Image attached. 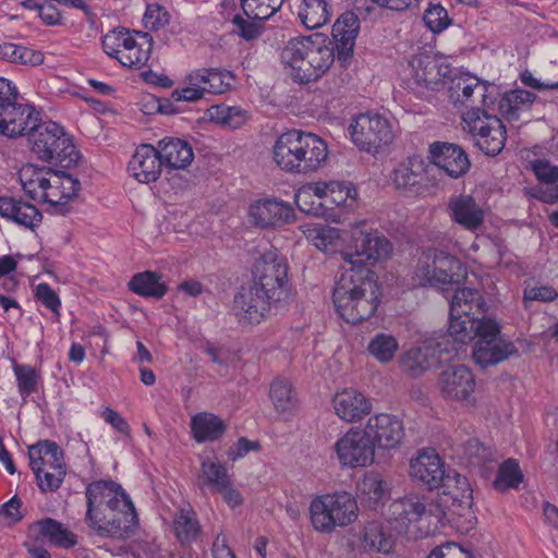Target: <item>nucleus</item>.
<instances>
[{"label":"nucleus","mask_w":558,"mask_h":558,"mask_svg":"<svg viewBox=\"0 0 558 558\" xmlns=\"http://www.w3.org/2000/svg\"><path fill=\"white\" fill-rule=\"evenodd\" d=\"M489 88L490 85L480 82L477 77L464 74L457 76L451 81L449 97L454 105L458 102L466 105L468 102H474L472 97L477 95L486 109L488 102L493 104V99L488 95Z\"/></svg>","instance_id":"31"},{"label":"nucleus","mask_w":558,"mask_h":558,"mask_svg":"<svg viewBox=\"0 0 558 558\" xmlns=\"http://www.w3.org/2000/svg\"><path fill=\"white\" fill-rule=\"evenodd\" d=\"M397 339L388 333H377L368 343V352L379 362H390L398 351Z\"/></svg>","instance_id":"52"},{"label":"nucleus","mask_w":558,"mask_h":558,"mask_svg":"<svg viewBox=\"0 0 558 558\" xmlns=\"http://www.w3.org/2000/svg\"><path fill=\"white\" fill-rule=\"evenodd\" d=\"M13 372L16 378L17 390L23 399L38 390L40 374L35 367L28 364H13Z\"/></svg>","instance_id":"51"},{"label":"nucleus","mask_w":558,"mask_h":558,"mask_svg":"<svg viewBox=\"0 0 558 558\" xmlns=\"http://www.w3.org/2000/svg\"><path fill=\"white\" fill-rule=\"evenodd\" d=\"M533 171L541 182L535 195L541 202L555 204L558 202V167L551 166L547 160H536L532 165Z\"/></svg>","instance_id":"37"},{"label":"nucleus","mask_w":558,"mask_h":558,"mask_svg":"<svg viewBox=\"0 0 558 558\" xmlns=\"http://www.w3.org/2000/svg\"><path fill=\"white\" fill-rule=\"evenodd\" d=\"M174 533L180 543H191L201 533L196 514L191 509L181 508L173 520Z\"/></svg>","instance_id":"48"},{"label":"nucleus","mask_w":558,"mask_h":558,"mask_svg":"<svg viewBox=\"0 0 558 558\" xmlns=\"http://www.w3.org/2000/svg\"><path fill=\"white\" fill-rule=\"evenodd\" d=\"M226 429V423L210 412H199L191 418V432L198 444L220 439Z\"/></svg>","instance_id":"35"},{"label":"nucleus","mask_w":558,"mask_h":558,"mask_svg":"<svg viewBox=\"0 0 558 558\" xmlns=\"http://www.w3.org/2000/svg\"><path fill=\"white\" fill-rule=\"evenodd\" d=\"M133 36L134 33L125 28H117L109 32L102 38L104 51L121 63V56L130 49L129 46Z\"/></svg>","instance_id":"50"},{"label":"nucleus","mask_w":558,"mask_h":558,"mask_svg":"<svg viewBox=\"0 0 558 558\" xmlns=\"http://www.w3.org/2000/svg\"><path fill=\"white\" fill-rule=\"evenodd\" d=\"M29 535L35 543L49 544L60 548H71L77 544V536L63 523L45 518L29 525Z\"/></svg>","instance_id":"26"},{"label":"nucleus","mask_w":558,"mask_h":558,"mask_svg":"<svg viewBox=\"0 0 558 558\" xmlns=\"http://www.w3.org/2000/svg\"><path fill=\"white\" fill-rule=\"evenodd\" d=\"M34 473L36 475L38 486L43 492H53L57 490L63 483L64 476L66 474V466L59 469L52 468L51 471L44 470L43 473Z\"/></svg>","instance_id":"58"},{"label":"nucleus","mask_w":558,"mask_h":558,"mask_svg":"<svg viewBox=\"0 0 558 558\" xmlns=\"http://www.w3.org/2000/svg\"><path fill=\"white\" fill-rule=\"evenodd\" d=\"M37 109L23 101L16 86L0 77V134L9 138L17 137L25 126L35 123Z\"/></svg>","instance_id":"10"},{"label":"nucleus","mask_w":558,"mask_h":558,"mask_svg":"<svg viewBox=\"0 0 558 558\" xmlns=\"http://www.w3.org/2000/svg\"><path fill=\"white\" fill-rule=\"evenodd\" d=\"M0 59L23 65H38L44 61V54L35 49L4 43L0 45Z\"/></svg>","instance_id":"47"},{"label":"nucleus","mask_w":558,"mask_h":558,"mask_svg":"<svg viewBox=\"0 0 558 558\" xmlns=\"http://www.w3.org/2000/svg\"><path fill=\"white\" fill-rule=\"evenodd\" d=\"M269 397L280 414L291 412L298 403L296 393L289 380L277 378L270 385Z\"/></svg>","instance_id":"46"},{"label":"nucleus","mask_w":558,"mask_h":558,"mask_svg":"<svg viewBox=\"0 0 558 558\" xmlns=\"http://www.w3.org/2000/svg\"><path fill=\"white\" fill-rule=\"evenodd\" d=\"M355 253H344L350 265L338 279L332 299L337 313L343 320L356 325L371 318L379 305L377 277L366 263L389 256L391 243L379 231H359L353 235Z\"/></svg>","instance_id":"1"},{"label":"nucleus","mask_w":558,"mask_h":558,"mask_svg":"<svg viewBox=\"0 0 558 558\" xmlns=\"http://www.w3.org/2000/svg\"><path fill=\"white\" fill-rule=\"evenodd\" d=\"M558 298L557 290L551 286L527 287L524 289V302H553Z\"/></svg>","instance_id":"63"},{"label":"nucleus","mask_w":558,"mask_h":558,"mask_svg":"<svg viewBox=\"0 0 558 558\" xmlns=\"http://www.w3.org/2000/svg\"><path fill=\"white\" fill-rule=\"evenodd\" d=\"M451 219L465 230L475 231L484 221L482 207L471 195H458L448 203Z\"/></svg>","instance_id":"30"},{"label":"nucleus","mask_w":558,"mask_h":558,"mask_svg":"<svg viewBox=\"0 0 558 558\" xmlns=\"http://www.w3.org/2000/svg\"><path fill=\"white\" fill-rule=\"evenodd\" d=\"M462 118L464 129L473 136L476 147L485 155L496 156L502 150L507 132L499 118L480 107H472L463 113Z\"/></svg>","instance_id":"11"},{"label":"nucleus","mask_w":558,"mask_h":558,"mask_svg":"<svg viewBox=\"0 0 558 558\" xmlns=\"http://www.w3.org/2000/svg\"><path fill=\"white\" fill-rule=\"evenodd\" d=\"M522 481L523 474L518 462L508 459L500 464L494 487L499 492H505L509 488H518Z\"/></svg>","instance_id":"53"},{"label":"nucleus","mask_w":558,"mask_h":558,"mask_svg":"<svg viewBox=\"0 0 558 558\" xmlns=\"http://www.w3.org/2000/svg\"><path fill=\"white\" fill-rule=\"evenodd\" d=\"M517 354L514 343L501 335L500 327L494 319L488 318L473 345L472 357L475 364L486 368Z\"/></svg>","instance_id":"13"},{"label":"nucleus","mask_w":558,"mask_h":558,"mask_svg":"<svg viewBox=\"0 0 558 558\" xmlns=\"http://www.w3.org/2000/svg\"><path fill=\"white\" fill-rule=\"evenodd\" d=\"M357 36L349 35L347 32L332 31V39H333V56L338 58V61L345 64L349 62L353 56V50L355 46V39Z\"/></svg>","instance_id":"55"},{"label":"nucleus","mask_w":558,"mask_h":558,"mask_svg":"<svg viewBox=\"0 0 558 558\" xmlns=\"http://www.w3.org/2000/svg\"><path fill=\"white\" fill-rule=\"evenodd\" d=\"M86 522L99 536L124 539L134 534L138 524L135 507L113 481H95L85 492Z\"/></svg>","instance_id":"3"},{"label":"nucleus","mask_w":558,"mask_h":558,"mask_svg":"<svg viewBox=\"0 0 558 558\" xmlns=\"http://www.w3.org/2000/svg\"><path fill=\"white\" fill-rule=\"evenodd\" d=\"M0 216L29 229L37 227L43 219L41 213L31 203L13 197H0Z\"/></svg>","instance_id":"32"},{"label":"nucleus","mask_w":558,"mask_h":558,"mask_svg":"<svg viewBox=\"0 0 558 558\" xmlns=\"http://www.w3.org/2000/svg\"><path fill=\"white\" fill-rule=\"evenodd\" d=\"M185 87L174 89L171 93V100L173 102L187 101L195 102L209 94V80L208 69L202 68L190 72L185 76Z\"/></svg>","instance_id":"36"},{"label":"nucleus","mask_w":558,"mask_h":558,"mask_svg":"<svg viewBox=\"0 0 558 558\" xmlns=\"http://www.w3.org/2000/svg\"><path fill=\"white\" fill-rule=\"evenodd\" d=\"M440 511L437 505L427 502L425 497L409 495L390 504L389 520L399 533H407L410 524L418 522L426 514L439 518Z\"/></svg>","instance_id":"17"},{"label":"nucleus","mask_w":558,"mask_h":558,"mask_svg":"<svg viewBox=\"0 0 558 558\" xmlns=\"http://www.w3.org/2000/svg\"><path fill=\"white\" fill-rule=\"evenodd\" d=\"M132 292L145 296L160 300L168 291V287L162 281L161 276L155 271H143L132 277L129 282Z\"/></svg>","instance_id":"43"},{"label":"nucleus","mask_w":558,"mask_h":558,"mask_svg":"<svg viewBox=\"0 0 558 558\" xmlns=\"http://www.w3.org/2000/svg\"><path fill=\"white\" fill-rule=\"evenodd\" d=\"M391 180L398 190L413 195H423L427 191L426 169L421 158L412 157L400 163L392 172Z\"/></svg>","instance_id":"27"},{"label":"nucleus","mask_w":558,"mask_h":558,"mask_svg":"<svg viewBox=\"0 0 558 558\" xmlns=\"http://www.w3.org/2000/svg\"><path fill=\"white\" fill-rule=\"evenodd\" d=\"M247 19L242 17L241 15L236 14L232 23L235 26V33L243 38L244 40H254L258 38L263 31H264V21H259L257 19Z\"/></svg>","instance_id":"56"},{"label":"nucleus","mask_w":558,"mask_h":558,"mask_svg":"<svg viewBox=\"0 0 558 558\" xmlns=\"http://www.w3.org/2000/svg\"><path fill=\"white\" fill-rule=\"evenodd\" d=\"M199 487H209L213 493L226 488L229 484L230 476L223 464L214 460H205L202 462L198 476Z\"/></svg>","instance_id":"45"},{"label":"nucleus","mask_w":558,"mask_h":558,"mask_svg":"<svg viewBox=\"0 0 558 558\" xmlns=\"http://www.w3.org/2000/svg\"><path fill=\"white\" fill-rule=\"evenodd\" d=\"M156 147L167 171L184 170L194 160L191 144L179 137H165L158 141Z\"/></svg>","instance_id":"28"},{"label":"nucleus","mask_w":558,"mask_h":558,"mask_svg":"<svg viewBox=\"0 0 558 558\" xmlns=\"http://www.w3.org/2000/svg\"><path fill=\"white\" fill-rule=\"evenodd\" d=\"M252 275V286L235 294L232 308L240 323L256 325L286 308L291 292L289 266L270 250L256 259Z\"/></svg>","instance_id":"2"},{"label":"nucleus","mask_w":558,"mask_h":558,"mask_svg":"<svg viewBox=\"0 0 558 558\" xmlns=\"http://www.w3.org/2000/svg\"><path fill=\"white\" fill-rule=\"evenodd\" d=\"M272 154L286 172L308 173L316 171L327 158V145L313 133L291 130L278 137Z\"/></svg>","instance_id":"6"},{"label":"nucleus","mask_w":558,"mask_h":558,"mask_svg":"<svg viewBox=\"0 0 558 558\" xmlns=\"http://www.w3.org/2000/svg\"><path fill=\"white\" fill-rule=\"evenodd\" d=\"M415 274L422 284L440 288L460 283L465 271L456 256L442 251H434L420 259Z\"/></svg>","instance_id":"14"},{"label":"nucleus","mask_w":558,"mask_h":558,"mask_svg":"<svg viewBox=\"0 0 558 558\" xmlns=\"http://www.w3.org/2000/svg\"><path fill=\"white\" fill-rule=\"evenodd\" d=\"M250 218L260 228L281 227L294 220V209L288 203L264 198L251 205Z\"/></svg>","instance_id":"23"},{"label":"nucleus","mask_w":558,"mask_h":558,"mask_svg":"<svg viewBox=\"0 0 558 558\" xmlns=\"http://www.w3.org/2000/svg\"><path fill=\"white\" fill-rule=\"evenodd\" d=\"M209 94H223L231 87L233 75L230 71L218 68H207Z\"/></svg>","instance_id":"59"},{"label":"nucleus","mask_w":558,"mask_h":558,"mask_svg":"<svg viewBox=\"0 0 558 558\" xmlns=\"http://www.w3.org/2000/svg\"><path fill=\"white\" fill-rule=\"evenodd\" d=\"M423 19L425 25L433 33H440L450 24L447 10L440 4H429L424 12Z\"/></svg>","instance_id":"57"},{"label":"nucleus","mask_w":558,"mask_h":558,"mask_svg":"<svg viewBox=\"0 0 558 558\" xmlns=\"http://www.w3.org/2000/svg\"><path fill=\"white\" fill-rule=\"evenodd\" d=\"M349 131L353 143L360 149L373 154L389 146L396 137L392 123L386 117L374 112L359 114Z\"/></svg>","instance_id":"12"},{"label":"nucleus","mask_w":558,"mask_h":558,"mask_svg":"<svg viewBox=\"0 0 558 558\" xmlns=\"http://www.w3.org/2000/svg\"><path fill=\"white\" fill-rule=\"evenodd\" d=\"M28 136L31 151L41 161L54 163L61 168H70L80 160L81 154L72 137L63 126L53 122H41L40 111L37 110L35 123L25 126L17 136Z\"/></svg>","instance_id":"7"},{"label":"nucleus","mask_w":558,"mask_h":558,"mask_svg":"<svg viewBox=\"0 0 558 558\" xmlns=\"http://www.w3.org/2000/svg\"><path fill=\"white\" fill-rule=\"evenodd\" d=\"M438 388L445 399L468 400L474 392L475 378L468 366L449 365L439 374Z\"/></svg>","instance_id":"21"},{"label":"nucleus","mask_w":558,"mask_h":558,"mask_svg":"<svg viewBox=\"0 0 558 558\" xmlns=\"http://www.w3.org/2000/svg\"><path fill=\"white\" fill-rule=\"evenodd\" d=\"M356 202V187L342 181L310 183L298 195L301 210L314 216H326V207L330 205L352 209Z\"/></svg>","instance_id":"9"},{"label":"nucleus","mask_w":558,"mask_h":558,"mask_svg":"<svg viewBox=\"0 0 558 558\" xmlns=\"http://www.w3.org/2000/svg\"><path fill=\"white\" fill-rule=\"evenodd\" d=\"M364 429L378 449H396L404 438L403 422L393 414L380 413L371 416Z\"/></svg>","instance_id":"19"},{"label":"nucleus","mask_w":558,"mask_h":558,"mask_svg":"<svg viewBox=\"0 0 558 558\" xmlns=\"http://www.w3.org/2000/svg\"><path fill=\"white\" fill-rule=\"evenodd\" d=\"M427 558H473L471 554L464 550L456 543H446L435 547Z\"/></svg>","instance_id":"64"},{"label":"nucleus","mask_w":558,"mask_h":558,"mask_svg":"<svg viewBox=\"0 0 558 558\" xmlns=\"http://www.w3.org/2000/svg\"><path fill=\"white\" fill-rule=\"evenodd\" d=\"M433 163L448 177L459 179L470 169L466 153L456 144L435 142L429 146Z\"/></svg>","instance_id":"22"},{"label":"nucleus","mask_w":558,"mask_h":558,"mask_svg":"<svg viewBox=\"0 0 558 558\" xmlns=\"http://www.w3.org/2000/svg\"><path fill=\"white\" fill-rule=\"evenodd\" d=\"M333 408L341 420L352 423L369 414L372 403L362 392L350 388L335 396Z\"/></svg>","instance_id":"29"},{"label":"nucleus","mask_w":558,"mask_h":558,"mask_svg":"<svg viewBox=\"0 0 558 558\" xmlns=\"http://www.w3.org/2000/svg\"><path fill=\"white\" fill-rule=\"evenodd\" d=\"M409 66L412 71L410 78L412 89L425 87L437 90L448 74L447 68L442 71L435 58L426 53L413 56L409 61Z\"/></svg>","instance_id":"24"},{"label":"nucleus","mask_w":558,"mask_h":558,"mask_svg":"<svg viewBox=\"0 0 558 558\" xmlns=\"http://www.w3.org/2000/svg\"><path fill=\"white\" fill-rule=\"evenodd\" d=\"M169 20L168 11L158 3L148 4L143 17L145 27L150 29L163 27Z\"/></svg>","instance_id":"61"},{"label":"nucleus","mask_w":558,"mask_h":558,"mask_svg":"<svg viewBox=\"0 0 558 558\" xmlns=\"http://www.w3.org/2000/svg\"><path fill=\"white\" fill-rule=\"evenodd\" d=\"M363 544L365 549L383 554H388L393 548L392 537L385 533L379 522H371L365 526Z\"/></svg>","instance_id":"49"},{"label":"nucleus","mask_w":558,"mask_h":558,"mask_svg":"<svg viewBox=\"0 0 558 558\" xmlns=\"http://www.w3.org/2000/svg\"><path fill=\"white\" fill-rule=\"evenodd\" d=\"M162 167L157 147L151 144H142L129 161L128 171L138 182L150 183L159 179Z\"/></svg>","instance_id":"25"},{"label":"nucleus","mask_w":558,"mask_h":558,"mask_svg":"<svg viewBox=\"0 0 558 558\" xmlns=\"http://www.w3.org/2000/svg\"><path fill=\"white\" fill-rule=\"evenodd\" d=\"M452 357V347L436 342L432 337L421 347L411 348L399 359L401 371L409 377H420L434 365Z\"/></svg>","instance_id":"15"},{"label":"nucleus","mask_w":558,"mask_h":558,"mask_svg":"<svg viewBox=\"0 0 558 558\" xmlns=\"http://www.w3.org/2000/svg\"><path fill=\"white\" fill-rule=\"evenodd\" d=\"M295 82L311 83L320 78L335 61L333 48L318 35L290 39L281 52Z\"/></svg>","instance_id":"5"},{"label":"nucleus","mask_w":558,"mask_h":558,"mask_svg":"<svg viewBox=\"0 0 558 558\" xmlns=\"http://www.w3.org/2000/svg\"><path fill=\"white\" fill-rule=\"evenodd\" d=\"M314 245L323 251H328L336 245V242L340 239L339 230L330 227L315 228L313 231Z\"/></svg>","instance_id":"62"},{"label":"nucleus","mask_w":558,"mask_h":558,"mask_svg":"<svg viewBox=\"0 0 558 558\" xmlns=\"http://www.w3.org/2000/svg\"><path fill=\"white\" fill-rule=\"evenodd\" d=\"M357 496L367 507L376 508L389 498V488L380 474L369 472L359 481Z\"/></svg>","instance_id":"38"},{"label":"nucleus","mask_w":558,"mask_h":558,"mask_svg":"<svg viewBox=\"0 0 558 558\" xmlns=\"http://www.w3.org/2000/svg\"><path fill=\"white\" fill-rule=\"evenodd\" d=\"M457 487L447 493V496L451 499V506L448 507V511H440L439 522L444 525L445 520L450 521V515L470 517L469 522L474 519L472 513V489L465 476L456 474L453 477Z\"/></svg>","instance_id":"34"},{"label":"nucleus","mask_w":558,"mask_h":558,"mask_svg":"<svg viewBox=\"0 0 558 558\" xmlns=\"http://www.w3.org/2000/svg\"><path fill=\"white\" fill-rule=\"evenodd\" d=\"M81 190L80 181L73 175L52 169L49 177V185L43 193L40 202L49 204L58 213L68 211V203L77 196Z\"/></svg>","instance_id":"20"},{"label":"nucleus","mask_w":558,"mask_h":558,"mask_svg":"<svg viewBox=\"0 0 558 558\" xmlns=\"http://www.w3.org/2000/svg\"><path fill=\"white\" fill-rule=\"evenodd\" d=\"M299 17L306 28H319L330 21L329 4L326 0H303Z\"/></svg>","instance_id":"44"},{"label":"nucleus","mask_w":558,"mask_h":558,"mask_svg":"<svg viewBox=\"0 0 558 558\" xmlns=\"http://www.w3.org/2000/svg\"><path fill=\"white\" fill-rule=\"evenodd\" d=\"M129 47L130 49L121 56V64L131 69H141L150 58L153 37L148 33L134 32Z\"/></svg>","instance_id":"42"},{"label":"nucleus","mask_w":558,"mask_h":558,"mask_svg":"<svg viewBox=\"0 0 558 558\" xmlns=\"http://www.w3.org/2000/svg\"><path fill=\"white\" fill-rule=\"evenodd\" d=\"M333 448L342 466L366 468L375 460L374 442L365 429H349L335 442Z\"/></svg>","instance_id":"16"},{"label":"nucleus","mask_w":558,"mask_h":558,"mask_svg":"<svg viewBox=\"0 0 558 558\" xmlns=\"http://www.w3.org/2000/svg\"><path fill=\"white\" fill-rule=\"evenodd\" d=\"M284 0H247L243 12L250 19L266 21L280 10Z\"/></svg>","instance_id":"54"},{"label":"nucleus","mask_w":558,"mask_h":558,"mask_svg":"<svg viewBox=\"0 0 558 558\" xmlns=\"http://www.w3.org/2000/svg\"><path fill=\"white\" fill-rule=\"evenodd\" d=\"M51 168L37 167L35 165H25L19 172V179L24 192L34 201H39L49 185Z\"/></svg>","instance_id":"40"},{"label":"nucleus","mask_w":558,"mask_h":558,"mask_svg":"<svg viewBox=\"0 0 558 558\" xmlns=\"http://www.w3.org/2000/svg\"><path fill=\"white\" fill-rule=\"evenodd\" d=\"M485 301L476 289H458L450 302L449 327L447 332H435L436 342L452 347V356L457 354L459 344L468 343L478 336L487 319Z\"/></svg>","instance_id":"4"},{"label":"nucleus","mask_w":558,"mask_h":558,"mask_svg":"<svg viewBox=\"0 0 558 558\" xmlns=\"http://www.w3.org/2000/svg\"><path fill=\"white\" fill-rule=\"evenodd\" d=\"M453 451L461 462L473 468H482L486 463L497 461L495 451L476 438H469L466 441L456 444Z\"/></svg>","instance_id":"39"},{"label":"nucleus","mask_w":558,"mask_h":558,"mask_svg":"<svg viewBox=\"0 0 558 558\" xmlns=\"http://www.w3.org/2000/svg\"><path fill=\"white\" fill-rule=\"evenodd\" d=\"M310 520L313 529L330 534L337 527L353 523L359 515L355 498L347 492L325 494L315 497L310 504Z\"/></svg>","instance_id":"8"},{"label":"nucleus","mask_w":558,"mask_h":558,"mask_svg":"<svg viewBox=\"0 0 558 558\" xmlns=\"http://www.w3.org/2000/svg\"><path fill=\"white\" fill-rule=\"evenodd\" d=\"M217 119L231 129L241 128L246 121V111L240 107H217Z\"/></svg>","instance_id":"60"},{"label":"nucleus","mask_w":558,"mask_h":558,"mask_svg":"<svg viewBox=\"0 0 558 558\" xmlns=\"http://www.w3.org/2000/svg\"><path fill=\"white\" fill-rule=\"evenodd\" d=\"M29 465L33 472L43 473L52 468L65 466L64 453L59 445L51 440H40L28 448Z\"/></svg>","instance_id":"33"},{"label":"nucleus","mask_w":558,"mask_h":558,"mask_svg":"<svg viewBox=\"0 0 558 558\" xmlns=\"http://www.w3.org/2000/svg\"><path fill=\"white\" fill-rule=\"evenodd\" d=\"M410 475L414 481L428 489H435L446 480L445 464L435 449L426 448L421 450L417 456L411 460ZM450 482L451 478L448 475L447 484H445L448 488H450Z\"/></svg>","instance_id":"18"},{"label":"nucleus","mask_w":558,"mask_h":558,"mask_svg":"<svg viewBox=\"0 0 558 558\" xmlns=\"http://www.w3.org/2000/svg\"><path fill=\"white\" fill-rule=\"evenodd\" d=\"M536 95L525 89H513L499 100V112L508 121L519 120L522 112L531 109Z\"/></svg>","instance_id":"41"}]
</instances>
